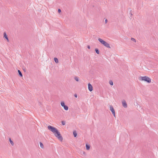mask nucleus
<instances>
[{
	"mask_svg": "<svg viewBox=\"0 0 158 158\" xmlns=\"http://www.w3.org/2000/svg\"><path fill=\"white\" fill-rule=\"evenodd\" d=\"M48 129L51 131L53 133L54 135L60 140L61 141H62L63 139V138L61 135L60 132L56 128L50 125L48 126Z\"/></svg>",
	"mask_w": 158,
	"mask_h": 158,
	"instance_id": "obj_1",
	"label": "nucleus"
},
{
	"mask_svg": "<svg viewBox=\"0 0 158 158\" xmlns=\"http://www.w3.org/2000/svg\"><path fill=\"white\" fill-rule=\"evenodd\" d=\"M139 80L141 81H144L149 83L151 82V79L150 78L147 76H141L139 78Z\"/></svg>",
	"mask_w": 158,
	"mask_h": 158,
	"instance_id": "obj_2",
	"label": "nucleus"
},
{
	"mask_svg": "<svg viewBox=\"0 0 158 158\" xmlns=\"http://www.w3.org/2000/svg\"><path fill=\"white\" fill-rule=\"evenodd\" d=\"M98 40L102 44L108 48H110L109 44L101 38H98Z\"/></svg>",
	"mask_w": 158,
	"mask_h": 158,
	"instance_id": "obj_3",
	"label": "nucleus"
},
{
	"mask_svg": "<svg viewBox=\"0 0 158 158\" xmlns=\"http://www.w3.org/2000/svg\"><path fill=\"white\" fill-rule=\"evenodd\" d=\"M110 110L112 112V114H113V115L114 117H115V110L113 107L112 106H110Z\"/></svg>",
	"mask_w": 158,
	"mask_h": 158,
	"instance_id": "obj_4",
	"label": "nucleus"
},
{
	"mask_svg": "<svg viewBox=\"0 0 158 158\" xmlns=\"http://www.w3.org/2000/svg\"><path fill=\"white\" fill-rule=\"evenodd\" d=\"M88 88L90 92L92 91L93 90L92 86L90 83H89L88 84Z\"/></svg>",
	"mask_w": 158,
	"mask_h": 158,
	"instance_id": "obj_5",
	"label": "nucleus"
},
{
	"mask_svg": "<svg viewBox=\"0 0 158 158\" xmlns=\"http://www.w3.org/2000/svg\"><path fill=\"white\" fill-rule=\"evenodd\" d=\"M122 103L123 106L124 108H127V104L125 101L123 100L122 101Z\"/></svg>",
	"mask_w": 158,
	"mask_h": 158,
	"instance_id": "obj_6",
	"label": "nucleus"
},
{
	"mask_svg": "<svg viewBox=\"0 0 158 158\" xmlns=\"http://www.w3.org/2000/svg\"><path fill=\"white\" fill-rule=\"evenodd\" d=\"M3 37L4 38L6 39L7 40V42L9 41V40L8 36H7V35L6 34V33L5 32L4 33Z\"/></svg>",
	"mask_w": 158,
	"mask_h": 158,
	"instance_id": "obj_7",
	"label": "nucleus"
},
{
	"mask_svg": "<svg viewBox=\"0 0 158 158\" xmlns=\"http://www.w3.org/2000/svg\"><path fill=\"white\" fill-rule=\"evenodd\" d=\"M86 148L87 150H89L90 148V145L87 144H86Z\"/></svg>",
	"mask_w": 158,
	"mask_h": 158,
	"instance_id": "obj_8",
	"label": "nucleus"
},
{
	"mask_svg": "<svg viewBox=\"0 0 158 158\" xmlns=\"http://www.w3.org/2000/svg\"><path fill=\"white\" fill-rule=\"evenodd\" d=\"M63 107L65 110H68L69 107L67 106L64 105Z\"/></svg>",
	"mask_w": 158,
	"mask_h": 158,
	"instance_id": "obj_9",
	"label": "nucleus"
},
{
	"mask_svg": "<svg viewBox=\"0 0 158 158\" xmlns=\"http://www.w3.org/2000/svg\"><path fill=\"white\" fill-rule=\"evenodd\" d=\"M9 140L10 141V143L11 144V145L12 146H13L14 144V143L13 142V141L11 140V139L10 138L9 139Z\"/></svg>",
	"mask_w": 158,
	"mask_h": 158,
	"instance_id": "obj_10",
	"label": "nucleus"
},
{
	"mask_svg": "<svg viewBox=\"0 0 158 158\" xmlns=\"http://www.w3.org/2000/svg\"><path fill=\"white\" fill-rule=\"evenodd\" d=\"M40 147L42 148H44V146L43 144L41 142H40Z\"/></svg>",
	"mask_w": 158,
	"mask_h": 158,
	"instance_id": "obj_11",
	"label": "nucleus"
},
{
	"mask_svg": "<svg viewBox=\"0 0 158 158\" xmlns=\"http://www.w3.org/2000/svg\"><path fill=\"white\" fill-rule=\"evenodd\" d=\"M54 61H55V62L56 63H58V59L56 58H54Z\"/></svg>",
	"mask_w": 158,
	"mask_h": 158,
	"instance_id": "obj_12",
	"label": "nucleus"
},
{
	"mask_svg": "<svg viewBox=\"0 0 158 158\" xmlns=\"http://www.w3.org/2000/svg\"><path fill=\"white\" fill-rule=\"evenodd\" d=\"M96 53L98 54H99V50L97 49V48H96L95 49V50Z\"/></svg>",
	"mask_w": 158,
	"mask_h": 158,
	"instance_id": "obj_13",
	"label": "nucleus"
},
{
	"mask_svg": "<svg viewBox=\"0 0 158 158\" xmlns=\"http://www.w3.org/2000/svg\"><path fill=\"white\" fill-rule=\"evenodd\" d=\"M73 134L74 137H76L77 135V133L75 131L73 132Z\"/></svg>",
	"mask_w": 158,
	"mask_h": 158,
	"instance_id": "obj_14",
	"label": "nucleus"
},
{
	"mask_svg": "<svg viewBox=\"0 0 158 158\" xmlns=\"http://www.w3.org/2000/svg\"><path fill=\"white\" fill-rule=\"evenodd\" d=\"M18 72L19 74V75L20 76L22 77V73H21V72L19 70H18Z\"/></svg>",
	"mask_w": 158,
	"mask_h": 158,
	"instance_id": "obj_15",
	"label": "nucleus"
},
{
	"mask_svg": "<svg viewBox=\"0 0 158 158\" xmlns=\"http://www.w3.org/2000/svg\"><path fill=\"white\" fill-rule=\"evenodd\" d=\"M61 105L62 107H63L65 105L64 102V101H62L61 102Z\"/></svg>",
	"mask_w": 158,
	"mask_h": 158,
	"instance_id": "obj_16",
	"label": "nucleus"
},
{
	"mask_svg": "<svg viewBox=\"0 0 158 158\" xmlns=\"http://www.w3.org/2000/svg\"><path fill=\"white\" fill-rule=\"evenodd\" d=\"M74 79L77 81H79V78L77 77H74Z\"/></svg>",
	"mask_w": 158,
	"mask_h": 158,
	"instance_id": "obj_17",
	"label": "nucleus"
},
{
	"mask_svg": "<svg viewBox=\"0 0 158 158\" xmlns=\"http://www.w3.org/2000/svg\"><path fill=\"white\" fill-rule=\"evenodd\" d=\"M109 84L110 85H113V82L112 81H109Z\"/></svg>",
	"mask_w": 158,
	"mask_h": 158,
	"instance_id": "obj_18",
	"label": "nucleus"
},
{
	"mask_svg": "<svg viewBox=\"0 0 158 158\" xmlns=\"http://www.w3.org/2000/svg\"><path fill=\"white\" fill-rule=\"evenodd\" d=\"M131 40L132 41H134V42H136V40H135L134 38H131Z\"/></svg>",
	"mask_w": 158,
	"mask_h": 158,
	"instance_id": "obj_19",
	"label": "nucleus"
},
{
	"mask_svg": "<svg viewBox=\"0 0 158 158\" xmlns=\"http://www.w3.org/2000/svg\"><path fill=\"white\" fill-rule=\"evenodd\" d=\"M61 123H62V124L63 125H65V122L64 121H62L61 122Z\"/></svg>",
	"mask_w": 158,
	"mask_h": 158,
	"instance_id": "obj_20",
	"label": "nucleus"
},
{
	"mask_svg": "<svg viewBox=\"0 0 158 158\" xmlns=\"http://www.w3.org/2000/svg\"><path fill=\"white\" fill-rule=\"evenodd\" d=\"M61 12V10L60 9H58V12L60 13Z\"/></svg>",
	"mask_w": 158,
	"mask_h": 158,
	"instance_id": "obj_21",
	"label": "nucleus"
},
{
	"mask_svg": "<svg viewBox=\"0 0 158 158\" xmlns=\"http://www.w3.org/2000/svg\"><path fill=\"white\" fill-rule=\"evenodd\" d=\"M82 152V153L83 154V155H86V153H85V152L83 151Z\"/></svg>",
	"mask_w": 158,
	"mask_h": 158,
	"instance_id": "obj_22",
	"label": "nucleus"
},
{
	"mask_svg": "<svg viewBox=\"0 0 158 158\" xmlns=\"http://www.w3.org/2000/svg\"><path fill=\"white\" fill-rule=\"evenodd\" d=\"M74 97H75V98H77V95L76 94H74Z\"/></svg>",
	"mask_w": 158,
	"mask_h": 158,
	"instance_id": "obj_23",
	"label": "nucleus"
},
{
	"mask_svg": "<svg viewBox=\"0 0 158 158\" xmlns=\"http://www.w3.org/2000/svg\"><path fill=\"white\" fill-rule=\"evenodd\" d=\"M107 21H108V20H107V19H106V20H105V23H107Z\"/></svg>",
	"mask_w": 158,
	"mask_h": 158,
	"instance_id": "obj_24",
	"label": "nucleus"
},
{
	"mask_svg": "<svg viewBox=\"0 0 158 158\" xmlns=\"http://www.w3.org/2000/svg\"><path fill=\"white\" fill-rule=\"evenodd\" d=\"M87 48H88V49H89L90 48V46H89V45H88V46H87Z\"/></svg>",
	"mask_w": 158,
	"mask_h": 158,
	"instance_id": "obj_25",
	"label": "nucleus"
},
{
	"mask_svg": "<svg viewBox=\"0 0 158 158\" xmlns=\"http://www.w3.org/2000/svg\"><path fill=\"white\" fill-rule=\"evenodd\" d=\"M130 15L131 16L132 15V14L131 13H130Z\"/></svg>",
	"mask_w": 158,
	"mask_h": 158,
	"instance_id": "obj_26",
	"label": "nucleus"
}]
</instances>
